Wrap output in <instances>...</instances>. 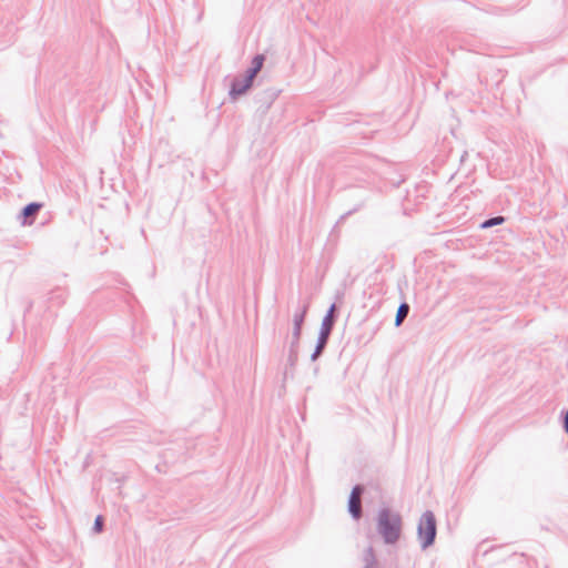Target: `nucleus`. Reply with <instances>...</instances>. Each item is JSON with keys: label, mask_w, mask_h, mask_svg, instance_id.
<instances>
[{"label": "nucleus", "mask_w": 568, "mask_h": 568, "mask_svg": "<svg viewBox=\"0 0 568 568\" xmlns=\"http://www.w3.org/2000/svg\"><path fill=\"white\" fill-rule=\"evenodd\" d=\"M505 222V217L501 215L489 217L480 224V229H490L496 225H500Z\"/></svg>", "instance_id": "obj_11"}, {"label": "nucleus", "mask_w": 568, "mask_h": 568, "mask_svg": "<svg viewBox=\"0 0 568 568\" xmlns=\"http://www.w3.org/2000/svg\"><path fill=\"white\" fill-rule=\"evenodd\" d=\"M253 83L244 79V77H235L230 87L229 95L232 100H236L239 97L245 94Z\"/></svg>", "instance_id": "obj_6"}, {"label": "nucleus", "mask_w": 568, "mask_h": 568, "mask_svg": "<svg viewBox=\"0 0 568 568\" xmlns=\"http://www.w3.org/2000/svg\"><path fill=\"white\" fill-rule=\"evenodd\" d=\"M103 527H104L103 517L101 515H99L94 519V524H93V528L92 529H93L94 532H102Z\"/></svg>", "instance_id": "obj_16"}, {"label": "nucleus", "mask_w": 568, "mask_h": 568, "mask_svg": "<svg viewBox=\"0 0 568 568\" xmlns=\"http://www.w3.org/2000/svg\"><path fill=\"white\" fill-rule=\"evenodd\" d=\"M257 74H258V71H256V69H253L252 67H250L245 71L244 79H246L247 81L254 83V80H255Z\"/></svg>", "instance_id": "obj_17"}, {"label": "nucleus", "mask_w": 568, "mask_h": 568, "mask_svg": "<svg viewBox=\"0 0 568 568\" xmlns=\"http://www.w3.org/2000/svg\"><path fill=\"white\" fill-rule=\"evenodd\" d=\"M297 358H298V347H293L292 345H290V352H288V357H287L290 365L294 366L297 362Z\"/></svg>", "instance_id": "obj_13"}, {"label": "nucleus", "mask_w": 568, "mask_h": 568, "mask_svg": "<svg viewBox=\"0 0 568 568\" xmlns=\"http://www.w3.org/2000/svg\"><path fill=\"white\" fill-rule=\"evenodd\" d=\"M308 308H310V303L306 301L302 305H300L297 307L296 312L294 313L292 339H291V343H290V345H292L293 347H298L300 346V339H301V334H302V326L304 324V321H305L306 314L308 312Z\"/></svg>", "instance_id": "obj_4"}, {"label": "nucleus", "mask_w": 568, "mask_h": 568, "mask_svg": "<svg viewBox=\"0 0 568 568\" xmlns=\"http://www.w3.org/2000/svg\"><path fill=\"white\" fill-rule=\"evenodd\" d=\"M335 312H336V305L333 303L322 320L316 345H315L314 352L311 355V361H313V362H315L320 356H322V354L324 353V351L327 346L329 336L333 332L334 325L337 320V315Z\"/></svg>", "instance_id": "obj_2"}, {"label": "nucleus", "mask_w": 568, "mask_h": 568, "mask_svg": "<svg viewBox=\"0 0 568 568\" xmlns=\"http://www.w3.org/2000/svg\"><path fill=\"white\" fill-rule=\"evenodd\" d=\"M347 509H348L349 515L355 520L361 519L363 516L362 499H355L354 497H348Z\"/></svg>", "instance_id": "obj_8"}, {"label": "nucleus", "mask_w": 568, "mask_h": 568, "mask_svg": "<svg viewBox=\"0 0 568 568\" xmlns=\"http://www.w3.org/2000/svg\"><path fill=\"white\" fill-rule=\"evenodd\" d=\"M42 203L31 202L22 207L18 214V221L21 225H32L42 207Z\"/></svg>", "instance_id": "obj_5"}, {"label": "nucleus", "mask_w": 568, "mask_h": 568, "mask_svg": "<svg viewBox=\"0 0 568 568\" xmlns=\"http://www.w3.org/2000/svg\"><path fill=\"white\" fill-rule=\"evenodd\" d=\"M362 561L364 564L363 568H378V561L376 558V554L372 546H368L363 551Z\"/></svg>", "instance_id": "obj_7"}, {"label": "nucleus", "mask_w": 568, "mask_h": 568, "mask_svg": "<svg viewBox=\"0 0 568 568\" xmlns=\"http://www.w3.org/2000/svg\"><path fill=\"white\" fill-rule=\"evenodd\" d=\"M409 313V305L406 302L399 304L396 316H395V326L399 327Z\"/></svg>", "instance_id": "obj_10"}, {"label": "nucleus", "mask_w": 568, "mask_h": 568, "mask_svg": "<svg viewBox=\"0 0 568 568\" xmlns=\"http://www.w3.org/2000/svg\"><path fill=\"white\" fill-rule=\"evenodd\" d=\"M437 535V524L432 510H426L417 525V537L423 550L434 545Z\"/></svg>", "instance_id": "obj_3"}, {"label": "nucleus", "mask_w": 568, "mask_h": 568, "mask_svg": "<svg viewBox=\"0 0 568 568\" xmlns=\"http://www.w3.org/2000/svg\"><path fill=\"white\" fill-rule=\"evenodd\" d=\"M562 428L568 434V409L562 414Z\"/></svg>", "instance_id": "obj_18"}, {"label": "nucleus", "mask_w": 568, "mask_h": 568, "mask_svg": "<svg viewBox=\"0 0 568 568\" xmlns=\"http://www.w3.org/2000/svg\"><path fill=\"white\" fill-rule=\"evenodd\" d=\"M264 61H265V57L263 54H256L252 59L251 67L253 69H256V71L260 72L263 68Z\"/></svg>", "instance_id": "obj_12"}, {"label": "nucleus", "mask_w": 568, "mask_h": 568, "mask_svg": "<svg viewBox=\"0 0 568 568\" xmlns=\"http://www.w3.org/2000/svg\"><path fill=\"white\" fill-rule=\"evenodd\" d=\"M50 301H57L58 304H62L64 302V292L62 290H55L51 292Z\"/></svg>", "instance_id": "obj_14"}, {"label": "nucleus", "mask_w": 568, "mask_h": 568, "mask_svg": "<svg viewBox=\"0 0 568 568\" xmlns=\"http://www.w3.org/2000/svg\"><path fill=\"white\" fill-rule=\"evenodd\" d=\"M361 207H362V205L359 204L356 207H354L353 210L347 211L345 214L342 215V219H345V217L352 215L353 213L357 212Z\"/></svg>", "instance_id": "obj_19"}, {"label": "nucleus", "mask_w": 568, "mask_h": 568, "mask_svg": "<svg viewBox=\"0 0 568 568\" xmlns=\"http://www.w3.org/2000/svg\"><path fill=\"white\" fill-rule=\"evenodd\" d=\"M364 491H365V487L361 484H357L353 487L349 497H354L355 499H361Z\"/></svg>", "instance_id": "obj_15"}, {"label": "nucleus", "mask_w": 568, "mask_h": 568, "mask_svg": "<svg viewBox=\"0 0 568 568\" xmlns=\"http://www.w3.org/2000/svg\"><path fill=\"white\" fill-rule=\"evenodd\" d=\"M278 95V91L274 89H267L258 94V102L268 109Z\"/></svg>", "instance_id": "obj_9"}, {"label": "nucleus", "mask_w": 568, "mask_h": 568, "mask_svg": "<svg viewBox=\"0 0 568 568\" xmlns=\"http://www.w3.org/2000/svg\"><path fill=\"white\" fill-rule=\"evenodd\" d=\"M377 531L385 544H396L402 532L400 515L389 508H381L377 516Z\"/></svg>", "instance_id": "obj_1"}]
</instances>
